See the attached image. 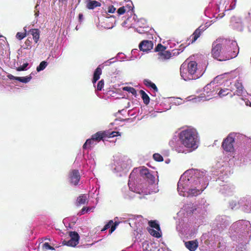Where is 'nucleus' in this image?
Returning a JSON list of instances; mask_svg holds the SVG:
<instances>
[{
    "instance_id": "2",
    "label": "nucleus",
    "mask_w": 251,
    "mask_h": 251,
    "mask_svg": "<svg viewBox=\"0 0 251 251\" xmlns=\"http://www.w3.org/2000/svg\"><path fill=\"white\" fill-rule=\"evenodd\" d=\"M231 239L236 242L235 250L243 251L251 236V224L248 221L239 220L234 223L229 228Z\"/></svg>"
},
{
    "instance_id": "23",
    "label": "nucleus",
    "mask_w": 251,
    "mask_h": 251,
    "mask_svg": "<svg viewBox=\"0 0 251 251\" xmlns=\"http://www.w3.org/2000/svg\"><path fill=\"white\" fill-rule=\"evenodd\" d=\"M29 33L32 35L35 43H37L40 38V30L37 28H32L29 30Z\"/></svg>"
},
{
    "instance_id": "60",
    "label": "nucleus",
    "mask_w": 251,
    "mask_h": 251,
    "mask_svg": "<svg viewBox=\"0 0 251 251\" xmlns=\"http://www.w3.org/2000/svg\"><path fill=\"white\" fill-rule=\"evenodd\" d=\"M59 2L62 3L66 2L68 0H58Z\"/></svg>"
},
{
    "instance_id": "63",
    "label": "nucleus",
    "mask_w": 251,
    "mask_h": 251,
    "mask_svg": "<svg viewBox=\"0 0 251 251\" xmlns=\"http://www.w3.org/2000/svg\"><path fill=\"white\" fill-rule=\"evenodd\" d=\"M203 73H202L201 74V76L202 75H203Z\"/></svg>"
},
{
    "instance_id": "46",
    "label": "nucleus",
    "mask_w": 251,
    "mask_h": 251,
    "mask_svg": "<svg viewBox=\"0 0 251 251\" xmlns=\"http://www.w3.org/2000/svg\"><path fill=\"white\" fill-rule=\"evenodd\" d=\"M42 248L46 250H54V248L50 246L49 243L46 242L43 244Z\"/></svg>"
},
{
    "instance_id": "59",
    "label": "nucleus",
    "mask_w": 251,
    "mask_h": 251,
    "mask_svg": "<svg viewBox=\"0 0 251 251\" xmlns=\"http://www.w3.org/2000/svg\"><path fill=\"white\" fill-rule=\"evenodd\" d=\"M39 11H37V12H36L35 13V16L36 17H38L39 16Z\"/></svg>"
},
{
    "instance_id": "13",
    "label": "nucleus",
    "mask_w": 251,
    "mask_h": 251,
    "mask_svg": "<svg viewBox=\"0 0 251 251\" xmlns=\"http://www.w3.org/2000/svg\"><path fill=\"white\" fill-rule=\"evenodd\" d=\"M80 179V175L77 170H71L69 174V179L70 183L75 186L78 185Z\"/></svg>"
},
{
    "instance_id": "41",
    "label": "nucleus",
    "mask_w": 251,
    "mask_h": 251,
    "mask_svg": "<svg viewBox=\"0 0 251 251\" xmlns=\"http://www.w3.org/2000/svg\"><path fill=\"white\" fill-rule=\"evenodd\" d=\"M229 91H230V87L229 88L221 89L219 92L218 95L220 97H222L227 95L229 94Z\"/></svg>"
},
{
    "instance_id": "39",
    "label": "nucleus",
    "mask_w": 251,
    "mask_h": 251,
    "mask_svg": "<svg viewBox=\"0 0 251 251\" xmlns=\"http://www.w3.org/2000/svg\"><path fill=\"white\" fill-rule=\"evenodd\" d=\"M123 89L124 91L131 93L134 96H136L137 95L136 90L133 87L130 86H126L124 87Z\"/></svg>"
},
{
    "instance_id": "32",
    "label": "nucleus",
    "mask_w": 251,
    "mask_h": 251,
    "mask_svg": "<svg viewBox=\"0 0 251 251\" xmlns=\"http://www.w3.org/2000/svg\"><path fill=\"white\" fill-rule=\"evenodd\" d=\"M225 5H226V8L228 10H230L234 8L235 6V0H226Z\"/></svg>"
},
{
    "instance_id": "27",
    "label": "nucleus",
    "mask_w": 251,
    "mask_h": 251,
    "mask_svg": "<svg viewBox=\"0 0 251 251\" xmlns=\"http://www.w3.org/2000/svg\"><path fill=\"white\" fill-rule=\"evenodd\" d=\"M116 8L112 5H110L107 8V10L105 11V12L102 14L103 16L106 18H115L114 16H108V13H114L116 11Z\"/></svg>"
},
{
    "instance_id": "29",
    "label": "nucleus",
    "mask_w": 251,
    "mask_h": 251,
    "mask_svg": "<svg viewBox=\"0 0 251 251\" xmlns=\"http://www.w3.org/2000/svg\"><path fill=\"white\" fill-rule=\"evenodd\" d=\"M101 6V3L96 0H90L87 4V8L89 9H93L97 7Z\"/></svg>"
},
{
    "instance_id": "51",
    "label": "nucleus",
    "mask_w": 251,
    "mask_h": 251,
    "mask_svg": "<svg viewBox=\"0 0 251 251\" xmlns=\"http://www.w3.org/2000/svg\"><path fill=\"white\" fill-rule=\"evenodd\" d=\"M241 99L244 100L246 104L247 105H249L250 106H251V98L250 100L249 98H245V97L241 98Z\"/></svg>"
},
{
    "instance_id": "61",
    "label": "nucleus",
    "mask_w": 251,
    "mask_h": 251,
    "mask_svg": "<svg viewBox=\"0 0 251 251\" xmlns=\"http://www.w3.org/2000/svg\"><path fill=\"white\" fill-rule=\"evenodd\" d=\"M90 209H91V208L90 207H86V212L89 211L90 210Z\"/></svg>"
},
{
    "instance_id": "5",
    "label": "nucleus",
    "mask_w": 251,
    "mask_h": 251,
    "mask_svg": "<svg viewBox=\"0 0 251 251\" xmlns=\"http://www.w3.org/2000/svg\"><path fill=\"white\" fill-rule=\"evenodd\" d=\"M197 69V63L195 61H190L187 66L182 64L180 68V75L185 81L196 79L200 77L195 74Z\"/></svg>"
},
{
    "instance_id": "57",
    "label": "nucleus",
    "mask_w": 251,
    "mask_h": 251,
    "mask_svg": "<svg viewBox=\"0 0 251 251\" xmlns=\"http://www.w3.org/2000/svg\"><path fill=\"white\" fill-rule=\"evenodd\" d=\"M86 207H83L81 209V211H80V213H80V215H83L85 213V211H86Z\"/></svg>"
},
{
    "instance_id": "50",
    "label": "nucleus",
    "mask_w": 251,
    "mask_h": 251,
    "mask_svg": "<svg viewBox=\"0 0 251 251\" xmlns=\"http://www.w3.org/2000/svg\"><path fill=\"white\" fill-rule=\"evenodd\" d=\"M126 11L125 7L124 6L120 7L117 10V13L119 15L124 14Z\"/></svg>"
},
{
    "instance_id": "26",
    "label": "nucleus",
    "mask_w": 251,
    "mask_h": 251,
    "mask_svg": "<svg viewBox=\"0 0 251 251\" xmlns=\"http://www.w3.org/2000/svg\"><path fill=\"white\" fill-rule=\"evenodd\" d=\"M87 202V197L86 194H82L79 196L76 200V205L79 206L81 204H84Z\"/></svg>"
},
{
    "instance_id": "38",
    "label": "nucleus",
    "mask_w": 251,
    "mask_h": 251,
    "mask_svg": "<svg viewBox=\"0 0 251 251\" xmlns=\"http://www.w3.org/2000/svg\"><path fill=\"white\" fill-rule=\"evenodd\" d=\"M149 232L151 235L152 236L159 238L161 237V234L159 232V231L155 230L153 229L149 228L148 229Z\"/></svg>"
},
{
    "instance_id": "40",
    "label": "nucleus",
    "mask_w": 251,
    "mask_h": 251,
    "mask_svg": "<svg viewBox=\"0 0 251 251\" xmlns=\"http://www.w3.org/2000/svg\"><path fill=\"white\" fill-rule=\"evenodd\" d=\"M166 47L162 45L161 44H158L155 48L154 51L155 52H158V53H160L165 51L166 50Z\"/></svg>"
},
{
    "instance_id": "33",
    "label": "nucleus",
    "mask_w": 251,
    "mask_h": 251,
    "mask_svg": "<svg viewBox=\"0 0 251 251\" xmlns=\"http://www.w3.org/2000/svg\"><path fill=\"white\" fill-rule=\"evenodd\" d=\"M203 191L202 187L197 188V187L191 188L189 190V193L190 194L196 196L200 194Z\"/></svg>"
},
{
    "instance_id": "34",
    "label": "nucleus",
    "mask_w": 251,
    "mask_h": 251,
    "mask_svg": "<svg viewBox=\"0 0 251 251\" xmlns=\"http://www.w3.org/2000/svg\"><path fill=\"white\" fill-rule=\"evenodd\" d=\"M245 20L248 21L249 25H248V31H251V9L244 15Z\"/></svg>"
},
{
    "instance_id": "44",
    "label": "nucleus",
    "mask_w": 251,
    "mask_h": 251,
    "mask_svg": "<svg viewBox=\"0 0 251 251\" xmlns=\"http://www.w3.org/2000/svg\"><path fill=\"white\" fill-rule=\"evenodd\" d=\"M26 36V30H25V32H18L17 34H16V38L19 40H22L23 39H24L25 37Z\"/></svg>"
},
{
    "instance_id": "7",
    "label": "nucleus",
    "mask_w": 251,
    "mask_h": 251,
    "mask_svg": "<svg viewBox=\"0 0 251 251\" xmlns=\"http://www.w3.org/2000/svg\"><path fill=\"white\" fill-rule=\"evenodd\" d=\"M245 136L239 133H230L225 138L222 143V148L226 152H232L234 151V148L233 143L238 140H243Z\"/></svg>"
},
{
    "instance_id": "18",
    "label": "nucleus",
    "mask_w": 251,
    "mask_h": 251,
    "mask_svg": "<svg viewBox=\"0 0 251 251\" xmlns=\"http://www.w3.org/2000/svg\"><path fill=\"white\" fill-rule=\"evenodd\" d=\"M158 59L160 61H165L170 59L172 54L170 50H166L157 53Z\"/></svg>"
},
{
    "instance_id": "35",
    "label": "nucleus",
    "mask_w": 251,
    "mask_h": 251,
    "mask_svg": "<svg viewBox=\"0 0 251 251\" xmlns=\"http://www.w3.org/2000/svg\"><path fill=\"white\" fill-rule=\"evenodd\" d=\"M238 75V72L236 70L232 71L230 73H224V75L225 76V78L227 79H232L235 78Z\"/></svg>"
},
{
    "instance_id": "24",
    "label": "nucleus",
    "mask_w": 251,
    "mask_h": 251,
    "mask_svg": "<svg viewBox=\"0 0 251 251\" xmlns=\"http://www.w3.org/2000/svg\"><path fill=\"white\" fill-rule=\"evenodd\" d=\"M101 69L100 67H97L95 70L93 75V78L92 80L93 84H95L97 81L100 79V75H101Z\"/></svg>"
},
{
    "instance_id": "48",
    "label": "nucleus",
    "mask_w": 251,
    "mask_h": 251,
    "mask_svg": "<svg viewBox=\"0 0 251 251\" xmlns=\"http://www.w3.org/2000/svg\"><path fill=\"white\" fill-rule=\"evenodd\" d=\"M104 86V80L101 79L98 83L97 89L98 91H101Z\"/></svg>"
},
{
    "instance_id": "55",
    "label": "nucleus",
    "mask_w": 251,
    "mask_h": 251,
    "mask_svg": "<svg viewBox=\"0 0 251 251\" xmlns=\"http://www.w3.org/2000/svg\"><path fill=\"white\" fill-rule=\"evenodd\" d=\"M7 77L11 80L14 79L17 80V78H18V76H15L11 74H9L7 75Z\"/></svg>"
},
{
    "instance_id": "19",
    "label": "nucleus",
    "mask_w": 251,
    "mask_h": 251,
    "mask_svg": "<svg viewBox=\"0 0 251 251\" xmlns=\"http://www.w3.org/2000/svg\"><path fill=\"white\" fill-rule=\"evenodd\" d=\"M119 225V223H114L112 220H110L104 226V227L101 230V231H104L108 228H110L109 233L111 234L116 228L117 226Z\"/></svg>"
},
{
    "instance_id": "9",
    "label": "nucleus",
    "mask_w": 251,
    "mask_h": 251,
    "mask_svg": "<svg viewBox=\"0 0 251 251\" xmlns=\"http://www.w3.org/2000/svg\"><path fill=\"white\" fill-rule=\"evenodd\" d=\"M248 25H249L248 22L245 20L244 16L241 18L234 16L231 18L230 26L234 29L242 31L245 26L248 28Z\"/></svg>"
},
{
    "instance_id": "62",
    "label": "nucleus",
    "mask_w": 251,
    "mask_h": 251,
    "mask_svg": "<svg viewBox=\"0 0 251 251\" xmlns=\"http://www.w3.org/2000/svg\"><path fill=\"white\" fill-rule=\"evenodd\" d=\"M204 244H207V242L205 241Z\"/></svg>"
},
{
    "instance_id": "49",
    "label": "nucleus",
    "mask_w": 251,
    "mask_h": 251,
    "mask_svg": "<svg viewBox=\"0 0 251 251\" xmlns=\"http://www.w3.org/2000/svg\"><path fill=\"white\" fill-rule=\"evenodd\" d=\"M25 49H29L31 48V41L29 38L27 39L25 41Z\"/></svg>"
},
{
    "instance_id": "47",
    "label": "nucleus",
    "mask_w": 251,
    "mask_h": 251,
    "mask_svg": "<svg viewBox=\"0 0 251 251\" xmlns=\"http://www.w3.org/2000/svg\"><path fill=\"white\" fill-rule=\"evenodd\" d=\"M28 65V64L27 63H24L22 66L17 67L16 70L19 72L25 70Z\"/></svg>"
},
{
    "instance_id": "37",
    "label": "nucleus",
    "mask_w": 251,
    "mask_h": 251,
    "mask_svg": "<svg viewBox=\"0 0 251 251\" xmlns=\"http://www.w3.org/2000/svg\"><path fill=\"white\" fill-rule=\"evenodd\" d=\"M106 133V138H111L117 136H121V133L118 131H105Z\"/></svg>"
},
{
    "instance_id": "8",
    "label": "nucleus",
    "mask_w": 251,
    "mask_h": 251,
    "mask_svg": "<svg viewBox=\"0 0 251 251\" xmlns=\"http://www.w3.org/2000/svg\"><path fill=\"white\" fill-rule=\"evenodd\" d=\"M216 5L213 2H209L205 9V29L216 22L215 14L217 13Z\"/></svg>"
},
{
    "instance_id": "64",
    "label": "nucleus",
    "mask_w": 251,
    "mask_h": 251,
    "mask_svg": "<svg viewBox=\"0 0 251 251\" xmlns=\"http://www.w3.org/2000/svg\"><path fill=\"white\" fill-rule=\"evenodd\" d=\"M2 36L1 35H0V38Z\"/></svg>"
},
{
    "instance_id": "42",
    "label": "nucleus",
    "mask_w": 251,
    "mask_h": 251,
    "mask_svg": "<svg viewBox=\"0 0 251 251\" xmlns=\"http://www.w3.org/2000/svg\"><path fill=\"white\" fill-rule=\"evenodd\" d=\"M48 63L46 61H42L39 65L37 67L36 70L37 72H40L41 71L43 70L47 67Z\"/></svg>"
},
{
    "instance_id": "17",
    "label": "nucleus",
    "mask_w": 251,
    "mask_h": 251,
    "mask_svg": "<svg viewBox=\"0 0 251 251\" xmlns=\"http://www.w3.org/2000/svg\"><path fill=\"white\" fill-rule=\"evenodd\" d=\"M105 131H100L96 132L95 134L92 135L91 137L93 138V140L96 143L97 142H99L101 140L104 141L106 138V134Z\"/></svg>"
},
{
    "instance_id": "11",
    "label": "nucleus",
    "mask_w": 251,
    "mask_h": 251,
    "mask_svg": "<svg viewBox=\"0 0 251 251\" xmlns=\"http://www.w3.org/2000/svg\"><path fill=\"white\" fill-rule=\"evenodd\" d=\"M69 236L71 239L69 241L64 240L62 242L63 245L71 247L76 246L79 242V236L78 234L75 231H70Z\"/></svg>"
},
{
    "instance_id": "43",
    "label": "nucleus",
    "mask_w": 251,
    "mask_h": 251,
    "mask_svg": "<svg viewBox=\"0 0 251 251\" xmlns=\"http://www.w3.org/2000/svg\"><path fill=\"white\" fill-rule=\"evenodd\" d=\"M31 79V76H26V77H19L18 76V78H17V80H18L20 82H23V83H27Z\"/></svg>"
},
{
    "instance_id": "25",
    "label": "nucleus",
    "mask_w": 251,
    "mask_h": 251,
    "mask_svg": "<svg viewBox=\"0 0 251 251\" xmlns=\"http://www.w3.org/2000/svg\"><path fill=\"white\" fill-rule=\"evenodd\" d=\"M226 0H221L219 4H216V11L217 12L220 11H227L226 8V5H225Z\"/></svg>"
},
{
    "instance_id": "54",
    "label": "nucleus",
    "mask_w": 251,
    "mask_h": 251,
    "mask_svg": "<svg viewBox=\"0 0 251 251\" xmlns=\"http://www.w3.org/2000/svg\"><path fill=\"white\" fill-rule=\"evenodd\" d=\"M202 96L198 97L193 99V101L194 102H200L202 100Z\"/></svg>"
},
{
    "instance_id": "28",
    "label": "nucleus",
    "mask_w": 251,
    "mask_h": 251,
    "mask_svg": "<svg viewBox=\"0 0 251 251\" xmlns=\"http://www.w3.org/2000/svg\"><path fill=\"white\" fill-rule=\"evenodd\" d=\"M96 144V143L91 137L90 139H88L86 141L85 143L83 144L82 148L84 150L87 149L88 148L90 149Z\"/></svg>"
},
{
    "instance_id": "30",
    "label": "nucleus",
    "mask_w": 251,
    "mask_h": 251,
    "mask_svg": "<svg viewBox=\"0 0 251 251\" xmlns=\"http://www.w3.org/2000/svg\"><path fill=\"white\" fill-rule=\"evenodd\" d=\"M139 93L141 95V98L143 100L144 103L146 105H148L150 101V97H149L148 94H146V93L142 90H141L139 91Z\"/></svg>"
},
{
    "instance_id": "3",
    "label": "nucleus",
    "mask_w": 251,
    "mask_h": 251,
    "mask_svg": "<svg viewBox=\"0 0 251 251\" xmlns=\"http://www.w3.org/2000/svg\"><path fill=\"white\" fill-rule=\"evenodd\" d=\"M198 134L194 129H187L180 132L179 139L181 143L186 148H196Z\"/></svg>"
},
{
    "instance_id": "6",
    "label": "nucleus",
    "mask_w": 251,
    "mask_h": 251,
    "mask_svg": "<svg viewBox=\"0 0 251 251\" xmlns=\"http://www.w3.org/2000/svg\"><path fill=\"white\" fill-rule=\"evenodd\" d=\"M231 174V170L227 162H219L216 163L214 171V175L218 176V179L224 181Z\"/></svg>"
},
{
    "instance_id": "31",
    "label": "nucleus",
    "mask_w": 251,
    "mask_h": 251,
    "mask_svg": "<svg viewBox=\"0 0 251 251\" xmlns=\"http://www.w3.org/2000/svg\"><path fill=\"white\" fill-rule=\"evenodd\" d=\"M144 84L147 87H151L152 89H153L154 92H157L158 90L156 85L149 79H145L144 80Z\"/></svg>"
},
{
    "instance_id": "16",
    "label": "nucleus",
    "mask_w": 251,
    "mask_h": 251,
    "mask_svg": "<svg viewBox=\"0 0 251 251\" xmlns=\"http://www.w3.org/2000/svg\"><path fill=\"white\" fill-rule=\"evenodd\" d=\"M153 42L151 41L144 40L142 41L139 46L140 50L143 51H148L153 48Z\"/></svg>"
},
{
    "instance_id": "10",
    "label": "nucleus",
    "mask_w": 251,
    "mask_h": 251,
    "mask_svg": "<svg viewBox=\"0 0 251 251\" xmlns=\"http://www.w3.org/2000/svg\"><path fill=\"white\" fill-rule=\"evenodd\" d=\"M230 91H234V95H236L242 98L246 97L247 94L246 91L244 89L241 82L239 80H237L233 86L230 87Z\"/></svg>"
},
{
    "instance_id": "1",
    "label": "nucleus",
    "mask_w": 251,
    "mask_h": 251,
    "mask_svg": "<svg viewBox=\"0 0 251 251\" xmlns=\"http://www.w3.org/2000/svg\"><path fill=\"white\" fill-rule=\"evenodd\" d=\"M239 52L237 43L233 40L220 38L213 44L212 56L220 61L234 58L237 56Z\"/></svg>"
},
{
    "instance_id": "14",
    "label": "nucleus",
    "mask_w": 251,
    "mask_h": 251,
    "mask_svg": "<svg viewBox=\"0 0 251 251\" xmlns=\"http://www.w3.org/2000/svg\"><path fill=\"white\" fill-rule=\"evenodd\" d=\"M239 203L242 210L246 213L251 212V197L241 200Z\"/></svg>"
},
{
    "instance_id": "58",
    "label": "nucleus",
    "mask_w": 251,
    "mask_h": 251,
    "mask_svg": "<svg viewBox=\"0 0 251 251\" xmlns=\"http://www.w3.org/2000/svg\"><path fill=\"white\" fill-rule=\"evenodd\" d=\"M83 16L82 14L80 13L79 14V15H78V19H79V22H81V21H82V20L83 19Z\"/></svg>"
},
{
    "instance_id": "45",
    "label": "nucleus",
    "mask_w": 251,
    "mask_h": 251,
    "mask_svg": "<svg viewBox=\"0 0 251 251\" xmlns=\"http://www.w3.org/2000/svg\"><path fill=\"white\" fill-rule=\"evenodd\" d=\"M153 158L155 161L158 162H161L163 161V157L159 153H154L153 155Z\"/></svg>"
},
{
    "instance_id": "52",
    "label": "nucleus",
    "mask_w": 251,
    "mask_h": 251,
    "mask_svg": "<svg viewBox=\"0 0 251 251\" xmlns=\"http://www.w3.org/2000/svg\"><path fill=\"white\" fill-rule=\"evenodd\" d=\"M229 206L231 209L236 208L238 207V204L236 201H232L229 203Z\"/></svg>"
},
{
    "instance_id": "15",
    "label": "nucleus",
    "mask_w": 251,
    "mask_h": 251,
    "mask_svg": "<svg viewBox=\"0 0 251 251\" xmlns=\"http://www.w3.org/2000/svg\"><path fill=\"white\" fill-rule=\"evenodd\" d=\"M235 190V187L232 184L223 185L220 189V192L225 196H230L233 194Z\"/></svg>"
},
{
    "instance_id": "12",
    "label": "nucleus",
    "mask_w": 251,
    "mask_h": 251,
    "mask_svg": "<svg viewBox=\"0 0 251 251\" xmlns=\"http://www.w3.org/2000/svg\"><path fill=\"white\" fill-rule=\"evenodd\" d=\"M140 174L141 176L146 179L149 183L153 184L155 182L154 176L150 173L148 168L143 167L140 170Z\"/></svg>"
},
{
    "instance_id": "22",
    "label": "nucleus",
    "mask_w": 251,
    "mask_h": 251,
    "mask_svg": "<svg viewBox=\"0 0 251 251\" xmlns=\"http://www.w3.org/2000/svg\"><path fill=\"white\" fill-rule=\"evenodd\" d=\"M225 78V76L224 75V74L217 76L214 78L213 81H212L209 84H208L207 85H206V86H205V91L206 90L205 88H206V90L210 89L212 85H213L216 83L218 84L220 80H221L222 79Z\"/></svg>"
},
{
    "instance_id": "56",
    "label": "nucleus",
    "mask_w": 251,
    "mask_h": 251,
    "mask_svg": "<svg viewBox=\"0 0 251 251\" xmlns=\"http://www.w3.org/2000/svg\"><path fill=\"white\" fill-rule=\"evenodd\" d=\"M214 92V91H211L209 94H208L207 96H206L205 95V100H210L211 98V97H209V96H212V94Z\"/></svg>"
},
{
    "instance_id": "36",
    "label": "nucleus",
    "mask_w": 251,
    "mask_h": 251,
    "mask_svg": "<svg viewBox=\"0 0 251 251\" xmlns=\"http://www.w3.org/2000/svg\"><path fill=\"white\" fill-rule=\"evenodd\" d=\"M149 225L152 228L156 229L158 231H160L161 229L159 225L157 223L156 221H150L148 223Z\"/></svg>"
},
{
    "instance_id": "4",
    "label": "nucleus",
    "mask_w": 251,
    "mask_h": 251,
    "mask_svg": "<svg viewBox=\"0 0 251 251\" xmlns=\"http://www.w3.org/2000/svg\"><path fill=\"white\" fill-rule=\"evenodd\" d=\"M230 223V220L229 217L225 215L217 216L211 225L212 234L214 236L217 235L218 237L217 234L221 233L226 229Z\"/></svg>"
},
{
    "instance_id": "21",
    "label": "nucleus",
    "mask_w": 251,
    "mask_h": 251,
    "mask_svg": "<svg viewBox=\"0 0 251 251\" xmlns=\"http://www.w3.org/2000/svg\"><path fill=\"white\" fill-rule=\"evenodd\" d=\"M200 27L201 26L197 28L189 38L188 39V41H189L188 44L193 43L200 36L201 33Z\"/></svg>"
},
{
    "instance_id": "53",
    "label": "nucleus",
    "mask_w": 251,
    "mask_h": 251,
    "mask_svg": "<svg viewBox=\"0 0 251 251\" xmlns=\"http://www.w3.org/2000/svg\"><path fill=\"white\" fill-rule=\"evenodd\" d=\"M218 248H219V250L218 251H223L225 249H226V246L224 245V243L221 244V242L219 243Z\"/></svg>"
},
{
    "instance_id": "20",
    "label": "nucleus",
    "mask_w": 251,
    "mask_h": 251,
    "mask_svg": "<svg viewBox=\"0 0 251 251\" xmlns=\"http://www.w3.org/2000/svg\"><path fill=\"white\" fill-rule=\"evenodd\" d=\"M185 246L190 251H195L198 247L197 240L189 241L185 242Z\"/></svg>"
}]
</instances>
